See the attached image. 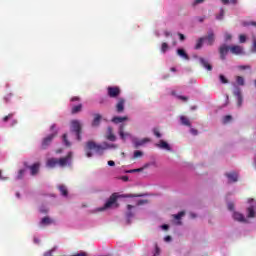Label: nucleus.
Segmentation results:
<instances>
[{"label":"nucleus","instance_id":"37998d69","mask_svg":"<svg viewBox=\"0 0 256 256\" xmlns=\"http://www.w3.org/2000/svg\"><path fill=\"white\" fill-rule=\"evenodd\" d=\"M23 175H25V169L19 170L17 179H23Z\"/></svg>","mask_w":256,"mask_h":256},{"label":"nucleus","instance_id":"052dcab7","mask_svg":"<svg viewBox=\"0 0 256 256\" xmlns=\"http://www.w3.org/2000/svg\"><path fill=\"white\" fill-rule=\"evenodd\" d=\"M178 35L180 37V41H185V35H183L181 33H179Z\"/></svg>","mask_w":256,"mask_h":256},{"label":"nucleus","instance_id":"4d7b16f0","mask_svg":"<svg viewBox=\"0 0 256 256\" xmlns=\"http://www.w3.org/2000/svg\"><path fill=\"white\" fill-rule=\"evenodd\" d=\"M0 179L1 181H7V177H3V172L0 170Z\"/></svg>","mask_w":256,"mask_h":256},{"label":"nucleus","instance_id":"7ed1b4c3","mask_svg":"<svg viewBox=\"0 0 256 256\" xmlns=\"http://www.w3.org/2000/svg\"><path fill=\"white\" fill-rule=\"evenodd\" d=\"M71 129L76 133L78 141H81V122L79 120H73L71 122Z\"/></svg>","mask_w":256,"mask_h":256},{"label":"nucleus","instance_id":"09e8293b","mask_svg":"<svg viewBox=\"0 0 256 256\" xmlns=\"http://www.w3.org/2000/svg\"><path fill=\"white\" fill-rule=\"evenodd\" d=\"M204 2H205V0H194L193 6L195 7V5H199Z\"/></svg>","mask_w":256,"mask_h":256},{"label":"nucleus","instance_id":"ea45409f","mask_svg":"<svg viewBox=\"0 0 256 256\" xmlns=\"http://www.w3.org/2000/svg\"><path fill=\"white\" fill-rule=\"evenodd\" d=\"M245 41H247V36H245L244 34H240L239 43H245Z\"/></svg>","mask_w":256,"mask_h":256},{"label":"nucleus","instance_id":"49530a36","mask_svg":"<svg viewBox=\"0 0 256 256\" xmlns=\"http://www.w3.org/2000/svg\"><path fill=\"white\" fill-rule=\"evenodd\" d=\"M228 209H229V211H233V209H235V204H233L232 202H229Z\"/></svg>","mask_w":256,"mask_h":256},{"label":"nucleus","instance_id":"f704fd0d","mask_svg":"<svg viewBox=\"0 0 256 256\" xmlns=\"http://www.w3.org/2000/svg\"><path fill=\"white\" fill-rule=\"evenodd\" d=\"M224 16H225V10H223V8H222V9H220V14L216 16V19L218 21H221V19H223Z\"/></svg>","mask_w":256,"mask_h":256},{"label":"nucleus","instance_id":"bb28decb","mask_svg":"<svg viewBox=\"0 0 256 256\" xmlns=\"http://www.w3.org/2000/svg\"><path fill=\"white\" fill-rule=\"evenodd\" d=\"M205 41V38H199L196 42L195 49L199 50L201 47H203V42Z\"/></svg>","mask_w":256,"mask_h":256},{"label":"nucleus","instance_id":"9d476101","mask_svg":"<svg viewBox=\"0 0 256 256\" xmlns=\"http://www.w3.org/2000/svg\"><path fill=\"white\" fill-rule=\"evenodd\" d=\"M225 176L229 180V183H237L239 180V175L236 172L226 173Z\"/></svg>","mask_w":256,"mask_h":256},{"label":"nucleus","instance_id":"423d86ee","mask_svg":"<svg viewBox=\"0 0 256 256\" xmlns=\"http://www.w3.org/2000/svg\"><path fill=\"white\" fill-rule=\"evenodd\" d=\"M55 137H57V131H55L54 133L49 134L48 136H46L42 140L41 148L42 149H47V147H49V145H51V143L53 142V139H55Z\"/></svg>","mask_w":256,"mask_h":256},{"label":"nucleus","instance_id":"2f4dec72","mask_svg":"<svg viewBox=\"0 0 256 256\" xmlns=\"http://www.w3.org/2000/svg\"><path fill=\"white\" fill-rule=\"evenodd\" d=\"M168 49H169V44H167V42H163L161 46L162 53H167Z\"/></svg>","mask_w":256,"mask_h":256},{"label":"nucleus","instance_id":"5701e85b","mask_svg":"<svg viewBox=\"0 0 256 256\" xmlns=\"http://www.w3.org/2000/svg\"><path fill=\"white\" fill-rule=\"evenodd\" d=\"M82 109H83V104H78V105L72 107L71 113H72V115L81 113Z\"/></svg>","mask_w":256,"mask_h":256},{"label":"nucleus","instance_id":"f8f14e48","mask_svg":"<svg viewBox=\"0 0 256 256\" xmlns=\"http://www.w3.org/2000/svg\"><path fill=\"white\" fill-rule=\"evenodd\" d=\"M101 119H102L101 114H94V118H93L91 126L99 127V125H101Z\"/></svg>","mask_w":256,"mask_h":256},{"label":"nucleus","instance_id":"5fc2aeb1","mask_svg":"<svg viewBox=\"0 0 256 256\" xmlns=\"http://www.w3.org/2000/svg\"><path fill=\"white\" fill-rule=\"evenodd\" d=\"M178 99H181V101H188L189 98L187 96H177Z\"/></svg>","mask_w":256,"mask_h":256},{"label":"nucleus","instance_id":"dca6fc26","mask_svg":"<svg viewBox=\"0 0 256 256\" xmlns=\"http://www.w3.org/2000/svg\"><path fill=\"white\" fill-rule=\"evenodd\" d=\"M203 39L208 41V45H213V43H215V34L213 33V31H210L208 33V36L203 37Z\"/></svg>","mask_w":256,"mask_h":256},{"label":"nucleus","instance_id":"20e7f679","mask_svg":"<svg viewBox=\"0 0 256 256\" xmlns=\"http://www.w3.org/2000/svg\"><path fill=\"white\" fill-rule=\"evenodd\" d=\"M71 159H73V152H69L65 157L59 158V167H67V165H71Z\"/></svg>","mask_w":256,"mask_h":256},{"label":"nucleus","instance_id":"de8ad7c7","mask_svg":"<svg viewBox=\"0 0 256 256\" xmlns=\"http://www.w3.org/2000/svg\"><path fill=\"white\" fill-rule=\"evenodd\" d=\"M145 203H149L148 200H138L137 205H145Z\"/></svg>","mask_w":256,"mask_h":256},{"label":"nucleus","instance_id":"864d4df0","mask_svg":"<svg viewBox=\"0 0 256 256\" xmlns=\"http://www.w3.org/2000/svg\"><path fill=\"white\" fill-rule=\"evenodd\" d=\"M72 256H87L86 252H79L77 254H74Z\"/></svg>","mask_w":256,"mask_h":256},{"label":"nucleus","instance_id":"cd10ccee","mask_svg":"<svg viewBox=\"0 0 256 256\" xmlns=\"http://www.w3.org/2000/svg\"><path fill=\"white\" fill-rule=\"evenodd\" d=\"M119 135L121 139H125L127 137V134H125V126L121 125L119 128Z\"/></svg>","mask_w":256,"mask_h":256},{"label":"nucleus","instance_id":"6e6d98bb","mask_svg":"<svg viewBox=\"0 0 256 256\" xmlns=\"http://www.w3.org/2000/svg\"><path fill=\"white\" fill-rule=\"evenodd\" d=\"M206 17L205 16H201L198 17L197 20L199 21V23H203V21H205Z\"/></svg>","mask_w":256,"mask_h":256},{"label":"nucleus","instance_id":"72a5a7b5","mask_svg":"<svg viewBox=\"0 0 256 256\" xmlns=\"http://www.w3.org/2000/svg\"><path fill=\"white\" fill-rule=\"evenodd\" d=\"M236 83H238L239 85H245V79L242 76H237Z\"/></svg>","mask_w":256,"mask_h":256},{"label":"nucleus","instance_id":"f257e3e1","mask_svg":"<svg viewBox=\"0 0 256 256\" xmlns=\"http://www.w3.org/2000/svg\"><path fill=\"white\" fill-rule=\"evenodd\" d=\"M117 199V193H113L104 204V207L100 209V211H105V209H111L113 205H115V207H119V204H117Z\"/></svg>","mask_w":256,"mask_h":256},{"label":"nucleus","instance_id":"603ef678","mask_svg":"<svg viewBox=\"0 0 256 256\" xmlns=\"http://www.w3.org/2000/svg\"><path fill=\"white\" fill-rule=\"evenodd\" d=\"M126 217H127L128 223H129V219H131L133 217V212H128L126 214Z\"/></svg>","mask_w":256,"mask_h":256},{"label":"nucleus","instance_id":"f03ea898","mask_svg":"<svg viewBox=\"0 0 256 256\" xmlns=\"http://www.w3.org/2000/svg\"><path fill=\"white\" fill-rule=\"evenodd\" d=\"M107 95L110 99H117L121 95V88L119 86H109L107 88Z\"/></svg>","mask_w":256,"mask_h":256},{"label":"nucleus","instance_id":"e2e57ef3","mask_svg":"<svg viewBox=\"0 0 256 256\" xmlns=\"http://www.w3.org/2000/svg\"><path fill=\"white\" fill-rule=\"evenodd\" d=\"M253 51L256 52V39L253 41Z\"/></svg>","mask_w":256,"mask_h":256},{"label":"nucleus","instance_id":"2eb2a0df","mask_svg":"<svg viewBox=\"0 0 256 256\" xmlns=\"http://www.w3.org/2000/svg\"><path fill=\"white\" fill-rule=\"evenodd\" d=\"M199 61L201 65L204 67V69H207V71L213 70V66H211L209 61H207L205 58H200Z\"/></svg>","mask_w":256,"mask_h":256},{"label":"nucleus","instance_id":"473e14b6","mask_svg":"<svg viewBox=\"0 0 256 256\" xmlns=\"http://www.w3.org/2000/svg\"><path fill=\"white\" fill-rule=\"evenodd\" d=\"M248 217L249 218L255 217V209H253V207L248 208Z\"/></svg>","mask_w":256,"mask_h":256},{"label":"nucleus","instance_id":"a211bd4d","mask_svg":"<svg viewBox=\"0 0 256 256\" xmlns=\"http://www.w3.org/2000/svg\"><path fill=\"white\" fill-rule=\"evenodd\" d=\"M149 141H151V139H149V138H144V139H141V140H136L134 142L135 148L138 149V147H141V146L145 145V143H149Z\"/></svg>","mask_w":256,"mask_h":256},{"label":"nucleus","instance_id":"6ab92c4d","mask_svg":"<svg viewBox=\"0 0 256 256\" xmlns=\"http://www.w3.org/2000/svg\"><path fill=\"white\" fill-rule=\"evenodd\" d=\"M107 133L108 135L106 136V139H108V141H116L117 138L115 137V134H113V128L108 127Z\"/></svg>","mask_w":256,"mask_h":256},{"label":"nucleus","instance_id":"aec40b11","mask_svg":"<svg viewBox=\"0 0 256 256\" xmlns=\"http://www.w3.org/2000/svg\"><path fill=\"white\" fill-rule=\"evenodd\" d=\"M40 223L41 225H53V223H55V220L51 219L49 216H45L44 218H42Z\"/></svg>","mask_w":256,"mask_h":256},{"label":"nucleus","instance_id":"338daca9","mask_svg":"<svg viewBox=\"0 0 256 256\" xmlns=\"http://www.w3.org/2000/svg\"><path fill=\"white\" fill-rule=\"evenodd\" d=\"M165 37H171V32H164Z\"/></svg>","mask_w":256,"mask_h":256},{"label":"nucleus","instance_id":"58836bf2","mask_svg":"<svg viewBox=\"0 0 256 256\" xmlns=\"http://www.w3.org/2000/svg\"><path fill=\"white\" fill-rule=\"evenodd\" d=\"M219 79H220L221 83H223V84L229 83V80H227V78H225V76L223 74L219 75Z\"/></svg>","mask_w":256,"mask_h":256},{"label":"nucleus","instance_id":"4c0bfd02","mask_svg":"<svg viewBox=\"0 0 256 256\" xmlns=\"http://www.w3.org/2000/svg\"><path fill=\"white\" fill-rule=\"evenodd\" d=\"M144 168H137V169H132V170H127L126 173H141Z\"/></svg>","mask_w":256,"mask_h":256},{"label":"nucleus","instance_id":"4be33fe9","mask_svg":"<svg viewBox=\"0 0 256 256\" xmlns=\"http://www.w3.org/2000/svg\"><path fill=\"white\" fill-rule=\"evenodd\" d=\"M234 95L237 97L238 99V107H241V105H243V96L241 95V90H237L234 92Z\"/></svg>","mask_w":256,"mask_h":256},{"label":"nucleus","instance_id":"a19ab883","mask_svg":"<svg viewBox=\"0 0 256 256\" xmlns=\"http://www.w3.org/2000/svg\"><path fill=\"white\" fill-rule=\"evenodd\" d=\"M139 157H143V152L139 151V150H136L134 152V159H137Z\"/></svg>","mask_w":256,"mask_h":256},{"label":"nucleus","instance_id":"1a4fd4ad","mask_svg":"<svg viewBox=\"0 0 256 256\" xmlns=\"http://www.w3.org/2000/svg\"><path fill=\"white\" fill-rule=\"evenodd\" d=\"M115 107L118 113H123L125 111V98H119Z\"/></svg>","mask_w":256,"mask_h":256},{"label":"nucleus","instance_id":"79ce46f5","mask_svg":"<svg viewBox=\"0 0 256 256\" xmlns=\"http://www.w3.org/2000/svg\"><path fill=\"white\" fill-rule=\"evenodd\" d=\"M153 133H154L155 137H157L158 139L161 138V132H159V129L154 128Z\"/></svg>","mask_w":256,"mask_h":256},{"label":"nucleus","instance_id":"9b49d317","mask_svg":"<svg viewBox=\"0 0 256 256\" xmlns=\"http://www.w3.org/2000/svg\"><path fill=\"white\" fill-rule=\"evenodd\" d=\"M56 165H59V159L57 158H49L46 161V167H49V169H54Z\"/></svg>","mask_w":256,"mask_h":256},{"label":"nucleus","instance_id":"e433bc0d","mask_svg":"<svg viewBox=\"0 0 256 256\" xmlns=\"http://www.w3.org/2000/svg\"><path fill=\"white\" fill-rule=\"evenodd\" d=\"M14 115H15L14 113H10V114H8L7 116H5V117L3 118L4 123H7V122L9 121V119H13V116H14Z\"/></svg>","mask_w":256,"mask_h":256},{"label":"nucleus","instance_id":"f3484780","mask_svg":"<svg viewBox=\"0 0 256 256\" xmlns=\"http://www.w3.org/2000/svg\"><path fill=\"white\" fill-rule=\"evenodd\" d=\"M129 118L127 116H115L112 118V123L118 125V123H123V121H127Z\"/></svg>","mask_w":256,"mask_h":256},{"label":"nucleus","instance_id":"4468645a","mask_svg":"<svg viewBox=\"0 0 256 256\" xmlns=\"http://www.w3.org/2000/svg\"><path fill=\"white\" fill-rule=\"evenodd\" d=\"M41 166V164L34 163L32 166H28V169H30L31 171V175H37L39 173V167Z\"/></svg>","mask_w":256,"mask_h":256},{"label":"nucleus","instance_id":"0e129e2a","mask_svg":"<svg viewBox=\"0 0 256 256\" xmlns=\"http://www.w3.org/2000/svg\"><path fill=\"white\" fill-rule=\"evenodd\" d=\"M44 256H53V252L49 251L44 254Z\"/></svg>","mask_w":256,"mask_h":256},{"label":"nucleus","instance_id":"c756f323","mask_svg":"<svg viewBox=\"0 0 256 256\" xmlns=\"http://www.w3.org/2000/svg\"><path fill=\"white\" fill-rule=\"evenodd\" d=\"M173 217L176 219V221H181V218L185 217V211H181L178 214L173 215Z\"/></svg>","mask_w":256,"mask_h":256},{"label":"nucleus","instance_id":"69168bd1","mask_svg":"<svg viewBox=\"0 0 256 256\" xmlns=\"http://www.w3.org/2000/svg\"><path fill=\"white\" fill-rule=\"evenodd\" d=\"M86 156L87 157H93V153H91L90 151L86 152Z\"/></svg>","mask_w":256,"mask_h":256},{"label":"nucleus","instance_id":"39448f33","mask_svg":"<svg viewBox=\"0 0 256 256\" xmlns=\"http://www.w3.org/2000/svg\"><path fill=\"white\" fill-rule=\"evenodd\" d=\"M87 149H89V151H93V150L96 151V153H98V155H103V151H105V148H103V146L97 145L93 141H89L87 143Z\"/></svg>","mask_w":256,"mask_h":256},{"label":"nucleus","instance_id":"393cba45","mask_svg":"<svg viewBox=\"0 0 256 256\" xmlns=\"http://www.w3.org/2000/svg\"><path fill=\"white\" fill-rule=\"evenodd\" d=\"M158 147H160V149H166V151H171V146H169V144L165 142V140H160V144H158Z\"/></svg>","mask_w":256,"mask_h":256},{"label":"nucleus","instance_id":"412c9836","mask_svg":"<svg viewBox=\"0 0 256 256\" xmlns=\"http://www.w3.org/2000/svg\"><path fill=\"white\" fill-rule=\"evenodd\" d=\"M58 189L63 197H67V195H69V190H67V186L59 185Z\"/></svg>","mask_w":256,"mask_h":256},{"label":"nucleus","instance_id":"c85d7f7f","mask_svg":"<svg viewBox=\"0 0 256 256\" xmlns=\"http://www.w3.org/2000/svg\"><path fill=\"white\" fill-rule=\"evenodd\" d=\"M232 120H233V117L231 115H226L223 117L222 123H223V125H227V123H229Z\"/></svg>","mask_w":256,"mask_h":256},{"label":"nucleus","instance_id":"0eeeda50","mask_svg":"<svg viewBox=\"0 0 256 256\" xmlns=\"http://www.w3.org/2000/svg\"><path fill=\"white\" fill-rule=\"evenodd\" d=\"M229 51H231V47L227 45H222L220 47L219 53H220V59H222V61H225V57H227V54L229 53Z\"/></svg>","mask_w":256,"mask_h":256},{"label":"nucleus","instance_id":"13d9d810","mask_svg":"<svg viewBox=\"0 0 256 256\" xmlns=\"http://www.w3.org/2000/svg\"><path fill=\"white\" fill-rule=\"evenodd\" d=\"M120 179H121L122 181L127 182V181H129V176H122V177H120Z\"/></svg>","mask_w":256,"mask_h":256},{"label":"nucleus","instance_id":"774afa93","mask_svg":"<svg viewBox=\"0 0 256 256\" xmlns=\"http://www.w3.org/2000/svg\"><path fill=\"white\" fill-rule=\"evenodd\" d=\"M164 240H165V241H171V236H166V237L164 238Z\"/></svg>","mask_w":256,"mask_h":256},{"label":"nucleus","instance_id":"6e6552de","mask_svg":"<svg viewBox=\"0 0 256 256\" xmlns=\"http://www.w3.org/2000/svg\"><path fill=\"white\" fill-rule=\"evenodd\" d=\"M230 52L233 55H245V51H243V47H241L239 45H234V46L230 47Z\"/></svg>","mask_w":256,"mask_h":256},{"label":"nucleus","instance_id":"680f3d73","mask_svg":"<svg viewBox=\"0 0 256 256\" xmlns=\"http://www.w3.org/2000/svg\"><path fill=\"white\" fill-rule=\"evenodd\" d=\"M79 100H80V98L77 97V96L71 98V101H72V102H73V101H79Z\"/></svg>","mask_w":256,"mask_h":256},{"label":"nucleus","instance_id":"c03bdc74","mask_svg":"<svg viewBox=\"0 0 256 256\" xmlns=\"http://www.w3.org/2000/svg\"><path fill=\"white\" fill-rule=\"evenodd\" d=\"M238 69H241L242 71H245V69H251V66H249V65H241V66H238Z\"/></svg>","mask_w":256,"mask_h":256},{"label":"nucleus","instance_id":"a18cd8bd","mask_svg":"<svg viewBox=\"0 0 256 256\" xmlns=\"http://www.w3.org/2000/svg\"><path fill=\"white\" fill-rule=\"evenodd\" d=\"M190 133H191L192 135H199V131H197V129H195V128H191V129H190Z\"/></svg>","mask_w":256,"mask_h":256},{"label":"nucleus","instance_id":"c9c22d12","mask_svg":"<svg viewBox=\"0 0 256 256\" xmlns=\"http://www.w3.org/2000/svg\"><path fill=\"white\" fill-rule=\"evenodd\" d=\"M63 142L66 145V147H71V142L67 139V134L63 135Z\"/></svg>","mask_w":256,"mask_h":256},{"label":"nucleus","instance_id":"3c124183","mask_svg":"<svg viewBox=\"0 0 256 256\" xmlns=\"http://www.w3.org/2000/svg\"><path fill=\"white\" fill-rule=\"evenodd\" d=\"M231 39H232L231 34L226 33V34H225V41H231Z\"/></svg>","mask_w":256,"mask_h":256},{"label":"nucleus","instance_id":"ddd939ff","mask_svg":"<svg viewBox=\"0 0 256 256\" xmlns=\"http://www.w3.org/2000/svg\"><path fill=\"white\" fill-rule=\"evenodd\" d=\"M233 219L235 221H239L240 223H245L247 220L245 219V216L239 212H234L233 213Z\"/></svg>","mask_w":256,"mask_h":256},{"label":"nucleus","instance_id":"bf43d9fd","mask_svg":"<svg viewBox=\"0 0 256 256\" xmlns=\"http://www.w3.org/2000/svg\"><path fill=\"white\" fill-rule=\"evenodd\" d=\"M108 165L109 167H115V161H112V160L108 161Z\"/></svg>","mask_w":256,"mask_h":256},{"label":"nucleus","instance_id":"a878e982","mask_svg":"<svg viewBox=\"0 0 256 256\" xmlns=\"http://www.w3.org/2000/svg\"><path fill=\"white\" fill-rule=\"evenodd\" d=\"M180 121L182 125H185L186 127H191V121H189V118H187V116H180Z\"/></svg>","mask_w":256,"mask_h":256},{"label":"nucleus","instance_id":"8fccbe9b","mask_svg":"<svg viewBox=\"0 0 256 256\" xmlns=\"http://www.w3.org/2000/svg\"><path fill=\"white\" fill-rule=\"evenodd\" d=\"M155 254L153 255V256H157V255H159V253H161V250L159 249V246H155Z\"/></svg>","mask_w":256,"mask_h":256},{"label":"nucleus","instance_id":"b1692460","mask_svg":"<svg viewBox=\"0 0 256 256\" xmlns=\"http://www.w3.org/2000/svg\"><path fill=\"white\" fill-rule=\"evenodd\" d=\"M177 55H179L180 57H182V59H185L186 61H189V55L187 54V52H185V50H183V49H178V50H177Z\"/></svg>","mask_w":256,"mask_h":256},{"label":"nucleus","instance_id":"7c9ffc66","mask_svg":"<svg viewBox=\"0 0 256 256\" xmlns=\"http://www.w3.org/2000/svg\"><path fill=\"white\" fill-rule=\"evenodd\" d=\"M221 2L223 3V5H237V0H221Z\"/></svg>","mask_w":256,"mask_h":256}]
</instances>
